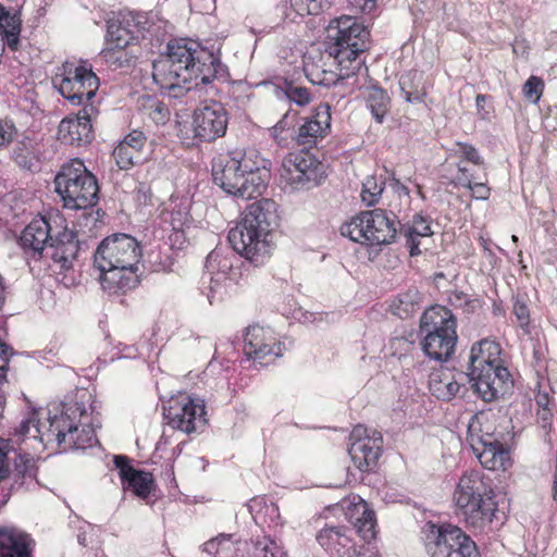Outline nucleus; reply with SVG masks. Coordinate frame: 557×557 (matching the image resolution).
Masks as SVG:
<instances>
[{"label":"nucleus","mask_w":557,"mask_h":557,"mask_svg":"<svg viewBox=\"0 0 557 557\" xmlns=\"http://www.w3.org/2000/svg\"><path fill=\"white\" fill-rule=\"evenodd\" d=\"M369 32L356 18L344 15L327 28L324 50L305 57L304 71L314 85L330 87L361 71L368 72L363 52L368 49Z\"/></svg>","instance_id":"nucleus-1"},{"label":"nucleus","mask_w":557,"mask_h":557,"mask_svg":"<svg viewBox=\"0 0 557 557\" xmlns=\"http://www.w3.org/2000/svg\"><path fill=\"white\" fill-rule=\"evenodd\" d=\"M152 77L163 95L181 98L200 84L226 82L228 73L212 52L180 39L170 41L166 53L153 62Z\"/></svg>","instance_id":"nucleus-2"},{"label":"nucleus","mask_w":557,"mask_h":557,"mask_svg":"<svg viewBox=\"0 0 557 557\" xmlns=\"http://www.w3.org/2000/svg\"><path fill=\"white\" fill-rule=\"evenodd\" d=\"M269 165L256 149H236L212 160V180L226 194L248 200L265 190Z\"/></svg>","instance_id":"nucleus-3"},{"label":"nucleus","mask_w":557,"mask_h":557,"mask_svg":"<svg viewBox=\"0 0 557 557\" xmlns=\"http://www.w3.org/2000/svg\"><path fill=\"white\" fill-rule=\"evenodd\" d=\"M141 255L139 243L128 234L116 233L102 239L94 253V265L103 289L126 293L135 288L139 284Z\"/></svg>","instance_id":"nucleus-4"},{"label":"nucleus","mask_w":557,"mask_h":557,"mask_svg":"<svg viewBox=\"0 0 557 557\" xmlns=\"http://www.w3.org/2000/svg\"><path fill=\"white\" fill-rule=\"evenodd\" d=\"M85 414L84 403L69 401L62 405L60 413L49 414L46 423L39 422L33 413L20 423L16 433L20 436L39 438L46 445L57 444L62 451L84 449L96 441L94 429L82 423Z\"/></svg>","instance_id":"nucleus-5"},{"label":"nucleus","mask_w":557,"mask_h":557,"mask_svg":"<svg viewBox=\"0 0 557 557\" xmlns=\"http://www.w3.org/2000/svg\"><path fill=\"white\" fill-rule=\"evenodd\" d=\"M276 222L275 201L263 198L250 203L242 221L228 233L233 250L258 265L269 252L268 237Z\"/></svg>","instance_id":"nucleus-6"},{"label":"nucleus","mask_w":557,"mask_h":557,"mask_svg":"<svg viewBox=\"0 0 557 557\" xmlns=\"http://www.w3.org/2000/svg\"><path fill=\"white\" fill-rule=\"evenodd\" d=\"M456 515L466 525L475 531H484L497 511L495 493L490 482L480 471L465 472L453 494Z\"/></svg>","instance_id":"nucleus-7"},{"label":"nucleus","mask_w":557,"mask_h":557,"mask_svg":"<svg viewBox=\"0 0 557 557\" xmlns=\"http://www.w3.org/2000/svg\"><path fill=\"white\" fill-rule=\"evenodd\" d=\"M468 376L474 392L485 403L496 400L512 385L509 371L502 364L499 344L487 339L472 346Z\"/></svg>","instance_id":"nucleus-8"},{"label":"nucleus","mask_w":557,"mask_h":557,"mask_svg":"<svg viewBox=\"0 0 557 557\" xmlns=\"http://www.w3.org/2000/svg\"><path fill=\"white\" fill-rule=\"evenodd\" d=\"M456 329L457 321L449 309L444 306H432L426 309L420 319L424 354L436 361L448 360L457 343Z\"/></svg>","instance_id":"nucleus-9"},{"label":"nucleus","mask_w":557,"mask_h":557,"mask_svg":"<svg viewBox=\"0 0 557 557\" xmlns=\"http://www.w3.org/2000/svg\"><path fill=\"white\" fill-rule=\"evenodd\" d=\"M55 191L69 209H87L97 205L99 186L96 176L79 159L64 163L54 177Z\"/></svg>","instance_id":"nucleus-10"},{"label":"nucleus","mask_w":557,"mask_h":557,"mask_svg":"<svg viewBox=\"0 0 557 557\" xmlns=\"http://www.w3.org/2000/svg\"><path fill=\"white\" fill-rule=\"evenodd\" d=\"M400 222L392 212L383 209L362 211L341 226V234L352 242L369 247H381L394 243Z\"/></svg>","instance_id":"nucleus-11"},{"label":"nucleus","mask_w":557,"mask_h":557,"mask_svg":"<svg viewBox=\"0 0 557 557\" xmlns=\"http://www.w3.org/2000/svg\"><path fill=\"white\" fill-rule=\"evenodd\" d=\"M424 532L430 557H481L475 542L457 525L428 522Z\"/></svg>","instance_id":"nucleus-12"},{"label":"nucleus","mask_w":557,"mask_h":557,"mask_svg":"<svg viewBox=\"0 0 557 557\" xmlns=\"http://www.w3.org/2000/svg\"><path fill=\"white\" fill-rule=\"evenodd\" d=\"M53 84L72 104L83 107L86 103H94L91 100L100 85L99 78L91 67L70 62L63 64L62 73L55 74Z\"/></svg>","instance_id":"nucleus-13"},{"label":"nucleus","mask_w":557,"mask_h":557,"mask_svg":"<svg viewBox=\"0 0 557 557\" xmlns=\"http://www.w3.org/2000/svg\"><path fill=\"white\" fill-rule=\"evenodd\" d=\"M321 163L307 151L288 153L280 168L281 178L294 188H310L321 180Z\"/></svg>","instance_id":"nucleus-14"},{"label":"nucleus","mask_w":557,"mask_h":557,"mask_svg":"<svg viewBox=\"0 0 557 557\" xmlns=\"http://www.w3.org/2000/svg\"><path fill=\"white\" fill-rule=\"evenodd\" d=\"M478 425V418L473 416L468 425L467 440L480 463L488 470H505L509 462V451L504 447L503 443L494 438L492 434H475L474 431Z\"/></svg>","instance_id":"nucleus-15"},{"label":"nucleus","mask_w":557,"mask_h":557,"mask_svg":"<svg viewBox=\"0 0 557 557\" xmlns=\"http://www.w3.org/2000/svg\"><path fill=\"white\" fill-rule=\"evenodd\" d=\"M3 481L11 480V490H18L36 479L37 466L35 458L28 453L13 448L9 440L0 438Z\"/></svg>","instance_id":"nucleus-16"},{"label":"nucleus","mask_w":557,"mask_h":557,"mask_svg":"<svg viewBox=\"0 0 557 557\" xmlns=\"http://www.w3.org/2000/svg\"><path fill=\"white\" fill-rule=\"evenodd\" d=\"M169 425L186 434L201 431L206 424V408L201 399L189 396L175 400L164 413Z\"/></svg>","instance_id":"nucleus-17"},{"label":"nucleus","mask_w":557,"mask_h":557,"mask_svg":"<svg viewBox=\"0 0 557 557\" xmlns=\"http://www.w3.org/2000/svg\"><path fill=\"white\" fill-rule=\"evenodd\" d=\"M349 438L351 443L348 454L355 466L362 472L374 469L382 454V435L375 431L369 435L368 429L357 425Z\"/></svg>","instance_id":"nucleus-18"},{"label":"nucleus","mask_w":557,"mask_h":557,"mask_svg":"<svg viewBox=\"0 0 557 557\" xmlns=\"http://www.w3.org/2000/svg\"><path fill=\"white\" fill-rule=\"evenodd\" d=\"M99 114L95 103H86L74 117L63 119L58 127V139L70 146H85L92 141V120Z\"/></svg>","instance_id":"nucleus-19"},{"label":"nucleus","mask_w":557,"mask_h":557,"mask_svg":"<svg viewBox=\"0 0 557 557\" xmlns=\"http://www.w3.org/2000/svg\"><path fill=\"white\" fill-rule=\"evenodd\" d=\"M234 259H236L234 253L225 255L222 249H214L208 255L205 264L206 272L202 276V284H209L207 297L211 305L215 300H220L222 298L224 282L233 278Z\"/></svg>","instance_id":"nucleus-20"},{"label":"nucleus","mask_w":557,"mask_h":557,"mask_svg":"<svg viewBox=\"0 0 557 557\" xmlns=\"http://www.w3.org/2000/svg\"><path fill=\"white\" fill-rule=\"evenodd\" d=\"M227 122V112L219 102L198 108L193 121L195 137L200 141H213L225 135Z\"/></svg>","instance_id":"nucleus-21"},{"label":"nucleus","mask_w":557,"mask_h":557,"mask_svg":"<svg viewBox=\"0 0 557 557\" xmlns=\"http://www.w3.org/2000/svg\"><path fill=\"white\" fill-rule=\"evenodd\" d=\"M144 16L134 13L119 14L108 21L107 45H114L115 48H129L133 42L143 36L145 30L141 20Z\"/></svg>","instance_id":"nucleus-22"},{"label":"nucleus","mask_w":557,"mask_h":557,"mask_svg":"<svg viewBox=\"0 0 557 557\" xmlns=\"http://www.w3.org/2000/svg\"><path fill=\"white\" fill-rule=\"evenodd\" d=\"M331 126L329 104H320L312 116L304 119L297 131L290 133V139L299 146H313L319 139L324 138Z\"/></svg>","instance_id":"nucleus-23"},{"label":"nucleus","mask_w":557,"mask_h":557,"mask_svg":"<svg viewBox=\"0 0 557 557\" xmlns=\"http://www.w3.org/2000/svg\"><path fill=\"white\" fill-rule=\"evenodd\" d=\"M129 458L123 455H115L113 462L119 470L123 487L131 490L140 498H147L153 486L152 474L143 470H136L129 465Z\"/></svg>","instance_id":"nucleus-24"},{"label":"nucleus","mask_w":557,"mask_h":557,"mask_svg":"<svg viewBox=\"0 0 557 557\" xmlns=\"http://www.w3.org/2000/svg\"><path fill=\"white\" fill-rule=\"evenodd\" d=\"M50 248L52 249L51 259L53 265L60 272L66 273L73 270L74 262L79 252V242L73 231L64 228L62 232H59L52 239Z\"/></svg>","instance_id":"nucleus-25"},{"label":"nucleus","mask_w":557,"mask_h":557,"mask_svg":"<svg viewBox=\"0 0 557 557\" xmlns=\"http://www.w3.org/2000/svg\"><path fill=\"white\" fill-rule=\"evenodd\" d=\"M244 342L245 354L255 360H261L271 355L281 356V344H276L275 338L263 327H248Z\"/></svg>","instance_id":"nucleus-26"},{"label":"nucleus","mask_w":557,"mask_h":557,"mask_svg":"<svg viewBox=\"0 0 557 557\" xmlns=\"http://www.w3.org/2000/svg\"><path fill=\"white\" fill-rule=\"evenodd\" d=\"M32 537L12 527L0 528V557H32Z\"/></svg>","instance_id":"nucleus-27"},{"label":"nucleus","mask_w":557,"mask_h":557,"mask_svg":"<svg viewBox=\"0 0 557 557\" xmlns=\"http://www.w3.org/2000/svg\"><path fill=\"white\" fill-rule=\"evenodd\" d=\"M54 236L51 235V226L44 219L33 220L22 232L20 244L24 249L41 255L47 244H51Z\"/></svg>","instance_id":"nucleus-28"},{"label":"nucleus","mask_w":557,"mask_h":557,"mask_svg":"<svg viewBox=\"0 0 557 557\" xmlns=\"http://www.w3.org/2000/svg\"><path fill=\"white\" fill-rule=\"evenodd\" d=\"M399 233L405 236L406 246L408 247L411 257L419 256L421 253L419 248L420 238L433 235L430 221L420 214H416L413 216L411 224L401 225Z\"/></svg>","instance_id":"nucleus-29"},{"label":"nucleus","mask_w":557,"mask_h":557,"mask_svg":"<svg viewBox=\"0 0 557 557\" xmlns=\"http://www.w3.org/2000/svg\"><path fill=\"white\" fill-rule=\"evenodd\" d=\"M356 532L367 542L375 537L376 519L375 512L369 505L361 500L355 505L352 513H350Z\"/></svg>","instance_id":"nucleus-30"},{"label":"nucleus","mask_w":557,"mask_h":557,"mask_svg":"<svg viewBox=\"0 0 557 557\" xmlns=\"http://www.w3.org/2000/svg\"><path fill=\"white\" fill-rule=\"evenodd\" d=\"M429 389L437 399L450 400L461 389L466 391L467 388L457 382L449 372H437L430 375Z\"/></svg>","instance_id":"nucleus-31"},{"label":"nucleus","mask_w":557,"mask_h":557,"mask_svg":"<svg viewBox=\"0 0 557 557\" xmlns=\"http://www.w3.org/2000/svg\"><path fill=\"white\" fill-rule=\"evenodd\" d=\"M399 88L409 103H419L423 101L426 95V88L423 81V74L418 71H410L400 76Z\"/></svg>","instance_id":"nucleus-32"},{"label":"nucleus","mask_w":557,"mask_h":557,"mask_svg":"<svg viewBox=\"0 0 557 557\" xmlns=\"http://www.w3.org/2000/svg\"><path fill=\"white\" fill-rule=\"evenodd\" d=\"M348 529L344 525H326L317 534V541L326 550L339 552L349 543Z\"/></svg>","instance_id":"nucleus-33"},{"label":"nucleus","mask_w":557,"mask_h":557,"mask_svg":"<svg viewBox=\"0 0 557 557\" xmlns=\"http://www.w3.org/2000/svg\"><path fill=\"white\" fill-rule=\"evenodd\" d=\"M21 26V14L15 9L0 21L4 44L12 51H16L20 47Z\"/></svg>","instance_id":"nucleus-34"},{"label":"nucleus","mask_w":557,"mask_h":557,"mask_svg":"<svg viewBox=\"0 0 557 557\" xmlns=\"http://www.w3.org/2000/svg\"><path fill=\"white\" fill-rule=\"evenodd\" d=\"M367 104L373 117L382 123L389 110V97L386 91L377 86H371L367 90Z\"/></svg>","instance_id":"nucleus-35"},{"label":"nucleus","mask_w":557,"mask_h":557,"mask_svg":"<svg viewBox=\"0 0 557 557\" xmlns=\"http://www.w3.org/2000/svg\"><path fill=\"white\" fill-rule=\"evenodd\" d=\"M100 57L106 64L114 70L128 67L136 59V54L128 48H115L114 45H107V48L101 51Z\"/></svg>","instance_id":"nucleus-36"},{"label":"nucleus","mask_w":557,"mask_h":557,"mask_svg":"<svg viewBox=\"0 0 557 557\" xmlns=\"http://www.w3.org/2000/svg\"><path fill=\"white\" fill-rule=\"evenodd\" d=\"M247 557H286L282 547L269 536L257 537L250 541Z\"/></svg>","instance_id":"nucleus-37"},{"label":"nucleus","mask_w":557,"mask_h":557,"mask_svg":"<svg viewBox=\"0 0 557 557\" xmlns=\"http://www.w3.org/2000/svg\"><path fill=\"white\" fill-rule=\"evenodd\" d=\"M276 88L285 95L289 102H294L299 107H305L312 100L310 90L294 81L285 78L276 86Z\"/></svg>","instance_id":"nucleus-38"},{"label":"nucleus","mask_w":557,"mask_h":557,"mask_svg":"<svg viewBox=\"0 0 557 557\" xmlns=\"http://www.w3.org/2000/svg\"><path fill=\"white\" fill-rule=\"evenodd\" d=\"M250 542L233 540L231 534L220 535V547L215 550V557H247Z\"/></svg>","instance_id":"nucleus-39"},{"label":"nucleus","mask_w":557,"mask_h":557,"mask_svg":"<svg viewBox=\"0 0 557 557\" xmlns=\"http://www.w3.org/2000/svg\"><path fill=\"white\" fill-rule=\"evenodd\" d=\"M421 294L417 289L401 293L394 304V313L400 319H407L420 309Z\"/></svg>","instance_id":"nucleus-40"},{"label":"nucleus","mask_w":557,"mask_h":557,"mask_svg":"<svg viewBox=\"0 0 557 557\" xmlns=\"http://www.w3.org/2000/svg\"><path fill=\"white\" fill-rule=\"evenodd\" d=\"M297 124L298 111L289 109L273 126L272 135L278 144L286 141L287 139H290V133H293V131H297Z\"/></svg>","instance_id":"nucleus-41"},{"label":"nucleus","mask_w":557,"mask_h":557,"mask_svg":"<svg viewBox=\"0 0 557 557\" xmlns=\"http://www.w3.org/2000/svg\"><path fill=\"white\" fill-rule=\"evenodd\" d=\"M290 8L299 16L318 15L331 5V0H289Z\"/></svg>","instance_id":"nucleus-42"},{"label":"nucleus","mask_w":557,"mask_h":557,"mask_svg":"<svg viewBox=\"0 0 557 557\" xmlns=\"http://www.w3.org/2000/svg\"><path fill=\"white\" fill-rule=\"evenodd\" d=\"M385 182L368 176L362 183L361 198L367 206H374L384 190Z\"/></svg>","instance_id":"nucleus-43"},{"label":"nucleus","mask_w":557,"mask_h":557,"mask_svg":"<svg viewBox=\"0 0 557 557\" xmlns=\"http://www.w3.org/2000/svg\"><path fill=\"white\" fill-rule=\"evenodd\" d=\"M113 157L121 170L131 169L139 159V154L123 143L114 148Z\"/></svg>","instance_id":"nucleus-44"},{"label":"nucleus","mask_w":557,"mask_h":557,"mask_svg":"<svg viewBox=\"0 0 557 557\" xmlns=\"http://www.w3.org/2000/svg\"><path fill=\"white\" fill-rule=\"evenodd\" d=\"M12 158L20 168L29 171H32L37 163L33 151L24 143H18L16 145V147L13 149Z\"/></svg>","instance_id":"nucleus-45"},{"label":"nucleus","mask_w":557,"mask_h":557,"mask_svg":"<svg viewBox=\"0 0 557 557\" xmlns=\"http://www.w3.org/2000/svg\"><path fill=\"white\" fill-rule=\"evenodd\" d=\"M450 151L466 161L472 162L476 165L483 164V159L479 151L470 144L456 141Z\"/></svg>","instance_id":"nucleus-46"},{"label":"nucleus","mask_w":557,"mask_h":557,"mask_svg":"<svg viewBox=\"0 0 557 557\" xmlns=\"http://www.w3.org/2000/svg\"><path fill=\"white\" fill-rule=\"evenodd\" d=\"M544 89L543 81L537 76H530L523 85L524 97L533 103H537Z\"/></svg>","instance_id":"nucleus-47"},{"label":"nucleus","mask_w":557,"mask_h":557,"mask_svg":"<svg viewBox=\"0 0 557 557\" xmlns=\"http://www.w3.org/2000/svg\"><path fill=\"white\" fill-rule=\"evenodd\" d=\"M448 301L455 308H466L467 311H472L475 308V300H472L463 292L455 290L449 294Z\"/></svg>","instance_id":"nucleus-48"},{"label":"nucleus","mask_w":557,"mask_h":557,"mask_svg":"<svg viewBox=\"0 0 557 557\" xmlns=\"http://www.w3.org/2000/svg\"><path fill=\"white\" fill-rule=\"evenodd\" d=\"M146 140L147 138L141 131L134 129L127 134L121 143L125 144L127 147L140 154Z\"/></svg>","instance_id":"nucleus-49"},{"label":"nucleus","mask_w":557,"mask_h":557,"mask_svg":"<svg viewBox=\"0 0 557 557\" xmlns=\"http://www.w3.org/2000/svg\"><path fill=\"white\" fill-rule=\"evenodd\" d=\"M474 176L470 173V171L462 165L461 163L457 164V173L451 178L450 183L455 186H461V187H471V182L473 181Z\"/></svg>","instance_id":"nucleus-50"},{"label":"nucleus","mask_w":557,"mask_h":557,"mask_svg":"<svg viewBox=\"0 0 557 557\" xmlns=\"http://www.w3.org/2000/svg\"><path fill=\"white\" fill-rule=\"evenodd\" d=\"M513 314L521 327H527L530 323V312L527 304L517 298L513 302Z\"/></svg>","instance_id":"nucleus-51"},{"label":"nucleus","mask_w":557,"mask_h":557,"mask_svg":"<svg viewBox=\"0 0 557 557\" xmlns=\"http://www.w3.org/2000/svg\"><path fill=\"white\" fill-rule=\"evenodd\" d=\"M15 134L16 128L12 121L0 120V147L9 144Z\"/></svg>","instance_id":"nucleus-52"},{"label":"nucleus","mask_w":557,"mask_h":557,"mask_svg":"<svg viewBox=\"0 0 557 557\" xmlns=\"http://www.w3.org/2000/svg\"><path fill=\"white\" fill-rule=\"evenodd\" d=\"M349 5L357 12L371 13L376 8V0H348Z\"/></svg>","instance_id":"nucleus-53"},{"label":"nucleus","mask_w":557,"mask_h":557,"mask_svg":"<svg viewBox=\"0 0 557 557\" xmlns=\"http://www.w3.org/2000/svg\"><path fill=\"white\" fill-rule=\"evenodd\" d=\"M472 191V196L475 199L485 200L490 197V188L487 187L485 182L473 183L471 182V187H467Z\"/></svg>","instance_id":"nucleus-54"},{"label":"nucleus","mask_w":557,"mask_h":557,"mask_svg":"<svg viewBox=\"0 0 557 557\" xmlns=\"http://www.w3.org/2000/svg\"><path fill=\"white\" fill-rule=\"evenodd\" d=\"M220 547V535L203 544V552L213 554L215 556L216 548Z\"/></svg>","instance_id":"nucleus-55"},{"label":"nucleus","mask_w":557,"mask_h":557,"mask_svg":"<svg viewBox=\"0 0 557 557\" xmlns=\"http://www.w3.org/2000/svg\"><path fill=\"white\" fill-rule=\"evenodd\" d=\"M487 96L486 95H482V94H479L475 98L476 100V107H478V110L481 111L484 109V106H485V102L487 100Z\"/></svg>","instance_id":"nucleus-56"},{"label":"nucleus","mask_w":557,"mask_h":557,"mask_svg":"<svg viewBox=\"0 0 557 557\" xmlns=\"http://www.w3.org/2000/svg\"><path fill=\"white\" fill-rule=\"evenodd\" d=\"M553 499L557 502V459L556 467L553 475Z\"/></svg>","instance_id":"nucleus-57"},{"label":"nucleus","mask_w":557,"mask_h":557,"mask_svg":"<svg viewBox=\"0 0 557 557\" xmlns=\"http://www.w3.org/2000/svg\"><path fill=\"white\" fill-rule=\"evenodd\" d=\"M165 112V108L163 106H160V103L156 104L153 109V119L158 122H160V113Z\"/></svg>","instance_id":"nucleus-58"},{"label":"nucleus","mask_w":557,"mask_h":557,"mask_svg":"<svg viewBox=\"0 0 557 557\" xmlns=\"http://www.w3.org/2000/svg\"><path fill=\"white\" fill-rule=\"evenodd\" d=\"M14 9H7L3 4L0 3V21L4 18L9 13H11Z\"/></svg>","instance_id":"nucleus-59"},{"label":"nucleus","mask_w":557,"mask_h":557,"mask_svg":"<svg viewBox=\"0 0 557 557\" xmlns=\"http://www.w3.org/2000/svg\"><path fill=\"white\" fill-rule=\"evenodd\" d=\"M480 244L484 250H487L491 252L488 248V239H485L483 236L480 237Z\"/></svg>","instance_id":"nucleus-60"},{"label":"nucleus","mask_w":557,"mask_h":557,"mask_svg":"<svg viewBox=\"0 0 557 557\" xmlns=\"http://www.w3.org/2000/svg\"><path fill=\"white\" fill-rule=\"evenodd\" d=\"M399 189H400V190H403L406 195H408V194H409L408 188H407L406 186H404V185H400V186H399Z\"/></svg>","instance_id":"nucleus-61"},{"label":"nucleus","mask_w":557,"mask_h":557,"mask_svg":"<svg viewBox=\"0 0 557 557\" xmlns=\"http://www.w3.org/2000/svg\"><path fill=\"white\" fill-rule=\"evenodd\" d=\"M511 239H512V242H513V243H517V242H518V237H517L516 235H512V236H511Z\"/></svg>","instance_id":"nucleus-62"}]
</instances>
